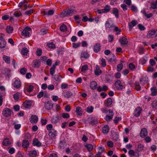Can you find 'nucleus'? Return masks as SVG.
Wrapping results in <instances>:
<instances>
[{
	"mask_svg": "<svg viewBox=\"0 0 157 157\" xmlns=\"http://www.w3.org/2000/svg\"><path fill=\"white\" fill-rule=\"evenodd\" d=\"M76 13V11L73 9H67L62 12L60 16L61 17H64L68 16H71Z\"/></svg>",
	"mask_w": 157,
	"mask_h": 157,
	"instance_id": "obj_1",
	"label": "nucleus"
},
{
	"mask_svg": "<svg viewBox=\"0 0 157 157\" xmlns=\"http://www.w3.org/2000/svg\"><path fill=\"white\" fill-rule=\"evenodd\" d=\"M105 26L106 28L111 29H121L115 25L113 22L111 20H107L105 23Z\"/></svg>",
	"mask_w": 157,
	"mask_h": 157,
	"instance_id": "obj_2",
	"label": "nucleus"
},
{
	"mask_svg": "<svg viewBox=\"0 0 157 157\" xmlns=\"http://www.w3.org/2000/svg\"><path fill=\"white\" fill-rule=\"evenodd\" d=\"M33 102V100H26L23 103L21 108L24 109H30L32 106Z\"/></svg>",
	"mask_w": 157,
	"mask_h": 157,
	"instance_id": "obj_3",
	"label": "nucleus"
},
{
	"mask_svg": "<svg viewBox=\"0 0 157 157\" xmlns=\"http://www.w3.org/2000/svg\"><path fill=\"white\" fill-rule=\"evenodd\" d=\"M12 85L16 89L19 88L21 86V82L18 78H15L12 80Z\"/></svg>",
	"mask_w": 157,
	"mask_h": 157,
	"instance_id": "obj_4",
	"label": "nucleus"
},
{
	"mask_svg": "<svg viewBox=\"0 0 157 157\" xmlns=\"http://www.w3.org/2000/svg\"><path fill=\"white\" fill-rule=\"evenodd\" d=\"M114 84L116 88L118 90H122L125 87V86L119 80L116 81Z\"/></svg>",
	"mask_w": 157,
	"mask_h": 157,
	"instance_id": "obj_5",
	"label": "nucleus"
},
{
	"mask_svg": "<svg viewBox=\"0 0 157 157\" xmlns=\"http://www.w3.org/2000/svg\"><path fill=\"white\" fill-rule=\"evenodd\" d=\"M11 71L9 68H5L2 69V72L3 74L5 75L6 77L9 78L11 76Z\"/></svg>",
	"mask_w": 157,
	"mask_h": 157,
	"instance_id": "obj_6",
	"label": "nucleus"
},
{
	"mask_svg": "<svg viewBox=\"0 0 157 157\" xmlns=\"http://www.w3.org/2000/svg\"><path fill=\"white\" fill-rule=\"evenodd\" d=\"M109 114H107L106 115L104 119L107 122L110 121L113 118V111H111L110 109L108 110Z\"/></svg>",
	"mask_w": 157,
	"mask_h": 157,
	"instance_id": "obj_7",
	"label": "nucleus"
},
{
	"mask_svg": "<svg viewBox=\"0 0 157 157\" xmlns=\"http://www.w3.org/2000/svg\"><path fill=\"white\" fill-rule=\"evenodd\" d=\"M2 114L5 117H8L11 116V110L10 109L6 108L2 112Z\"/></svg>",
	"mask_w": 157,
	"mask_h": 157,
	"instance_id": "obj_8",
	"label": "nucleus"
},
{
	"mask_svg": "<svg viewBox=\"0 0 157 157\" xmlns=\"http://www.w3.org/2000/svg\"><path fill=\"white\" fill-rule=\"evenodd\" d=\"M53 104L51 101H48L45 102L44 104V107L45 109L47 110H50L53 107Z\"/></svg>",
	"mask_w": 157,
	"mask_h": 157,
	"instance_id": "obj_9",
	"label": "nucleus"
},
{
	"mask_svg": "<svg viewBox=\"0 0 157 157\" xmlns=\"http://www.w3.org/2000/svg\"><path fill=\"white\" fill-rule=\"evenodd\" d=\"M110 10V6H109L107 5L106 6L104 9L98 10L97 12L99 14L102 13H106L109 12Z\"/></svg>",
	"mask_w": 157,
	"mask_h": 157,
	"instance_id": "obj_10",
	"label": "nucleus"
},
{
	"mask_svg": "<svg viewBox=\"0 0 157 157\" xmlns=\"http://www.w3.org/2000/svg\"><path fill=\"white\" fill-rule=\"evenodd\" d=\"M6 44V42L4 38L2 36H0V48H5Z\"/></svg>",
	"mask_w": 157,
	"mask_h": 157,
	"instance_id": "obj_11",
	"label": "nucleus"
},
{
	"mask_svg": "<svg viewBox=\"0 0 157 157\" xmlns=\"http://www.w3.org/2000/svg\"><path fill=\"white\" fill-rule=\"evenodd\" d=\"M142 109L140 107H136L135 109L133 114L134 116L136 117L139 116L141 112L142 111Z\"/></svg>",
	"mask_w": 157,
	"mask_h": 157,
	"instance_id": "obj_12",
	"label": "nucleus"
},
{
	"mask_svg": "<svg viewBox=\"0 0 157 157\" xmlns=\"http://www.w3.org/2000/svg\"><path fill=\"white\" fill-rule=\"evenodd\" d=\"M40 62L38 59H36L33 61L32 63V67L33 68H38L40 65Z\"/></svg>",
	"mask_w": 157,
	"mask_h": 157,
	"instance_id": "obj_13",
	"label": "nucleus"
},
{
	"mask_svg": "<svg viewBox=\"0 0 157 157\" xmlns=\"http://www.w3.org/2000/svg\"><path fill=\"white\" fill-rule=\"evenodd\" d=\"M156 31L155 30H149L147 35L148 38H153L155 36Z\"/></svg>",
	"mask_w": 157,
	"mask_h": 157,
	"instance_id": "obj_14",
	"label": "nucleus"
},
{
	"mask_svg": "<svg viewBox=\"0 0 157 157\" xmlns=\"http://www.w3.org/2000/svg\"><path fill=\"white\" fill-rule=\"evenodd\" d=\"M30 121L32 123H36L38 120L37 116L36 115H32L29 119Z\"/></svg>",
	"mask_w": 157,
	"mask_h": 157,
	"instance_id": "obj_15",
	"label": "nucleus"
},
{
	"mask_svg": "<svg viewBox=\"0 0 157 157\" xmlns=\"http://www.w3.org/2000/svg\"><path fill=\"white\" fill-rule=\"evenodd\" d=\"M148 132L147 129L145 128H143L140 134V136L142 138H144L147 135Z\"/></svg>",
	"mask_w": 157,
	"mask_h": 157,
	"instance_id": "obj_16",
	"label": "nucleus"
},
{
	"mask_svg": "<svg viewBox=\"0 0 157 157\" xmlns=\"http://www.w3.org/2000/svg\"><path fill=\"white\" fill-rule=\"evenodd\" d=\"M33 145L34 146H36L37 147H40L41 146V143L40 142L38 139L34 138L33 140Z\"/></svg>",
	"mask_w": 157,
	"mask_h": 157,
	"instance_id": "obj_17",
	"label": "nucleus"
},
{
	"mask_svg": "<svg viewBox=\"0 0 157 157\" xmlns=\"http://www.w3.org/2000/svg\"><path fill=\"white\" fill-rule=\"evenodd\" d=\"M88 121L90 124L93 125L95 124L98 122L97 119L93 117H90L89 118Z\"/></svg>",
	"mask_w": 157,
	"mask_h": 157,
	"instance_id": "obj_18",
	"label": "nucleus"
},
{
	"mask_svg": "<svg viewBox=\"0 0 157 157\" xmlns=\"http://www.w3.org/2000/svg\"><path fill=\"white\" fill-rule=\"evenodd\" d=\"M119 41L121 45H126L128 43L127 39L124 36L121 37Z\"/></svg>",
	"mask_w": 157,
	"mask_h": 157,
	"instance_id": "obj_19",
	"label": "nucleus"
},
{
	"mask_svg": "<svg viewBox=\"0 0 157 157\" xmlns=\"http://www.w3.org/2000/svg\"><path fill=\"white\" fill-rule=\"evenodd\" d=\"M140 83L142 85H145L147 83L148 81V78L147 76H143L140 79Z\"/></svg>",
	"mask_w": 157,
	"mask_h": 157,
	"instance_id": "obj_20",
	"label": "nucleus"
},
{
	"mask_svg": "<svg viewBox=\"0 0 157 157\" xmlns=\"http://www.w3.org/2000/svg\"><path fill=\"white\" fill-rule=\"evenodd\" d=\"M101 48L100 44V43H97L94 46V51L95 53H97L100 51Z\"/></svg>",
	"mask_w": 157,
	"mask_h": 157,
	"instance_id": "obj_21",
	"label": "nucleus"
},
{
	"mask_svg": "<svg viewBox=\"0 0 157 157\" xmlns=\"http://www.w3.org/2000/svg\"><path fill=\"white\" fill-rule=\"evenodd\" d=\"M98 84L95 81H92L90 82V87L91 89L94 90L97 88Z\"/></svg>",
	"mask_w": 157,
	"mask_h": 157,
	"instance_id": "obj_22",
	"label": "nucleus"
},
{
	"mask_svg": "<svg viewBox=\"0 0 157 157\" xmlns=\"http://www.w3.org/2000/svg\"><path fill=\"white\" fill-rule=\"evenodd\" d=\"M75 112L78 116H81L82 114L83 111L82 108L81 107L78 106L76 108Z\"/></svg>",
	"mask_w": 157,
	"mask_h": 157,
	"instance_id": "obj_23",
	"label": "nucleus"
},
{
	"mask_svg": "<svg viewBox=\"0 0 157 157\" xmlns=\"http://www.w3.org/2000/svg\"><path fill=\"white\" fill-rule=\"evenodd\" d=\"M53 76L54 79L56 81L58 82H61V79L63 78V77L59 74H55Z\"/></svg>",
	"mask_w": 157,
	"mask_h": 157,
	"instance_id": "obj_24",
	"label": "nucleus"
},
{
	"mask_svg": "<svg viewBox=\"0 0 157 157\" xmlns=\"http://www.w3.org/2000/svg\"><path fill=\"white\" fill-rule=\"evenodd\" d=\"M29 143L27 140H24L22 141L21 146L24 148H27L29 146Z\"/></svg>",
	"mask_w": 157,
	"mask_h": 157,
	"instance_id": "obj_25",
	"label": "nucleus"
},
{
	"mask_svg": "<svg viewBox=\"0 0 157 157\" xmlns=\"http://www.w3.org/2000/svg\"><path fill=\"white\" fill-rule=\"evenodd\" d=\"M57 132L56 130L52 129L49 132L48 135L52 138H54L56 136Z\"/></svg>",
	"mask_w": 157,
	"mask_h": 157,
	"instance_id": "obj_26",
	"label": "nucleus"
},
{
	"mask_svg": "<svg viewBox=\"0 0 157 157\" xmlns=\"http://www.w3.org/2000/svg\"><path fill=\"white\" fill-rule=\"evenodd\" d=\"M90 56L89 54L86 51L82 52L81 54V58H84L85 59H88Z\"/></svg>",
	"mask_w": 157,
	"mask_h": 157,
	"instance_id": "obj_27",
	"label": "nucleus"
},
{
	"mask_svg": "<svg viewBox=\"0 0 157 157\" xmlns=\"http://www.w3.org/2000/svg\"><path fill=\"white\" fill-rule=\"evenodd\" d=\"M113 103V101L112 99L110 98H109L106 99V106L108 108H110L111 106V105Z\"/></svg>",
	"mask_w": 157,
	"mask_h": 157,
	"instance_id": "obj_28",
	"label": "nucleus"
},
{
	"mask_svg": "<svg viewBox=\"0 0 157 157\" xmlns=\"http://www.w3.org/2000/svg\"><path fill=\"white\" fill-rule=\"evenodd\" d=\"M31 30H23L21 32V34L22 36L26 37H29L30 36V33L29 31Z\"/></svg>",
	"mask_w": 157,
	"mask_h": 157,
	"instance_id": "obj_29",
	"label": "nucleus"
},
{
	"mask_svg": "<svg viewBox=\"0 0 157 157\" xmlns=\"http://www.w3.org/2000/svg\"><path fill=\"white\" fill-rule=\"evenodd\" d=\"M138 24L137 21L136 20H132L128 23L129 28L131 29L133 27L136 26Z\"/></svg>",
	"mask_w": 157,
	"mask_h": 157,
	"instance_id": "obj_30",
	"label": "nucleus"
},
{
	"mask_svg": "<svg viewBox=\"0 0 157 157\" xmlns=\"http://www.w3.org/2000/svg\"><path fill=\"white\" fill-rule=\"evenodd\" d=\"M107 59L110 62H115L116 60V57L113 54H110L109 56L107 58Z\"/></svg>",
	"mask_w": 157,
	"mask_h": 157,
	"instance_id": "obj_31",
	"label": "nucleus"
},
{
	"mask_svg": "<svg viewBox=\"0 0 157 157\" xmlns=\"http://www.w3.org/2000/svg\"><path fill=\"white\" fill-rule=\"evenodd\" d=\"M102 132L104 134H107L109 131V127L108 125H106L104 126L102 128Z\"/></svg>",
	"mask_w": 157,
	"mask_h": 157,
	"instance_id": "obj_32",
	"label": "nucleus"
},
{
	"mask_svg": "<svg viewBox=\"0 0 157 157\" xmlns=\"http://www.w3.org/2000/svg\"><path fill=\"white\" fill-rule=\"evenodd\" d=\"M101 73L102 71L100 69L99 66L98 65H96L94 73L95 75L98 76L101 75Z\"/></svg>",
	"mask_w": 157,
	"mask_h": 157,
	"instance_id": "obj_33",
	"label": "nucleus"
},
{
	"mask_svg": "<svg viewBox=\"0 0 157 157\" xmlns=\"http://www.w3.org/2000/svg\"><path fill=\"white\" fill-rule=\"evenodd\" d=\"M72 94V93L70 91H67L64 92L63 96L65 98H70Z\"/></svg>",
	"mask_w": 157,
	"mask_h": 157,
	"instance_id": "obj_34",
	"label": "nucleus"
},
{
	"mask_svg": "<svg viewBox=\"0 0 157 157\" xmlns=\"http://www.w3.org/2000/svg\"><path fill=\"white\" fill-rule=\"evenodd\" d=\"M150 90L151 92V95L152 96H155L157 95V89L156 87H153L151 88Z\"/></svg>",
	"mask_w": 157,
	"mask_h": 157,
	"instance_id": "obj_35",
	"label": "nucleus"
},
{
	"mask_svg": "<svg viewBox=\"0 0 157 157\" xmlns=\"http://www.w3.org/2000/svg\"><path fill=\"white\" fill-rule=\"evenodd\" d=\"M148 56H146L144 57H142L140 59L141 63L142 65H144L146 63L148 60Z\"/></svg>",
	"mask_w": 157,
	"mask_h": 157,
	"instance_id": "obj_36",
	"label": "nucleus"
},
{
	"mask_svg": "<svg viewBox=\"0 0 157 157\" xmlns=\"http://www.w3.org/2000/svg\"><path fill=\"white\" fill-rule=\"evenodd\" d=\"M112 13L114 14L116 17L118 18L119 17V10L118 9L116 8H114L113 9Z\"/></svg>",
	"mask_w": 157,
	"mask_h": 157,
	"instance_id": "obj_37",
	"label": "nucleus"
},
{
	"mask_svg": "<svg viewBox=\"0 0 157 157\" xmlns=\"http://www.w3.org/2000/svg\"><path fill=\"white\" fill-rule=\"evenodd\" d=\"M37 155V152L35 150L31 151L29 153V157H36Z\"/></svg>",
	"mask_w": 157,
	"mask_h": 157,
	"instance_id": "obj_38",
	"label": "nucleus"
},
{
	"mask_svg": "<svg viewBox=\"0 0 157 157\" xmlns=\"http://www.w3.org/2000/svg\"><path fill=\"white\" fill-rule=\"evenodd\" d=\"M3 59L5 62L7 63H10V58L4 55L3 57Z\"/></svg>",
	"mask_w": 157,
	"mask_h": 157,
	"instance_id": "obj_39",
	"label": "nucleus"
},
{
	"mask_svg": "<svg viewBox=\"0 0 157 157\" xmlns=\"http://www.w3.org/2000/svg\"><path fill=\"white\" fill-rule=\"evenodd\" d=\"M134 86L136 89L137 90H140L141 89V87L138 82H136L134 84Z\"/></svg>",
	"mask_w": 157,
	"mask_h": 157,
	"instance_id": "obj_40",
	"label": "nucleus"
},
{
	"mask_svg": "<svg viewBox=\"0 0 157 157\" xmlns=\"http://www.w3.org/2000/svg\"><path fill=\"white\" fill-rule=\"evenodd\" d=\"M3 145L7 146L10 144V143L9 142L8 139L6 138L4 139L2 142Z\"/></svg>",
	"mask_w": 157,
	"mask_h": 157,
	"instance_id": "obj_41",
	"label": "nucleus"
},
{
	"mask_svg": "<svg viewBox=\"0 0 157 157\" xmlns=\"http://www.w3.org/2000/svg\"><path fill=\"white\" fill-rule=\"evenodd\" d=\"M20 93L18 92H17L13 95V98L14 100L16 101H18L19 100V96Z\"/></svg>",
	"mask_w": 157,
	"mask_h": 157,
	"instance_id": "obj_42",
	"label": "nucleus"
},
{
	"mask_svg": "<svg viewBox=\"0 0 157 157\" xmlns=\"http://www.w3.org/2000/svg\"><path fill=\"white\" fill-rule=\"evenodd\" d=\"M56 68L54 65H52L50 69V74L52 76L54 75V74L55 72Z\"/></svg>",
	"mask_w": 157,
	"mask_h": 157,
	"instance_id": "obj_43",
	"label": "nucleus"
},
{
	"mask_svg": "<svg viewBox=\"0 0 157 157\" xmlns=\"http://www.w3.org/2000/svg\"><path fill=\"white\" fill-rule=\"evenodd\" d=\"M28 52V51L27 48L25 47L23 48L21 51V54L24 56L26 55Z\"/></svg>",
	"mask_w": 157,
	"mask_h": 157,
	"instance_id": "obj_44",
	"label": "nucleus"
},
{
	"mask_svg": "<svg viewBox=\"0 0 157 157\" xmlns=\"http://www.w3.org/2000/svg\"><path fill=\"white\" fill-rule=\"evenodd\" d=\"M45 15H52L54 13V11L53 10H50L48 12L44 11V12Z\"/></svg>",
	"mask_w": 157,
	"mask_h": 157,
	"instance_id": "obj_45",
	"label": "nucleus"
},
{
	"mask_svg": "<svg viewBox=\"0 0 157 157\" xmlns=\"http://www.w3.org/2000/svg\"><path fill=\"white\" fill-rule=\"evenodd\" d=\"M88 69V66L86 64L83 65L81 67V71L82 72H85Z\"/></svg>",
	"mask_w": 157,
	"mask_h": 157,
	"instance_id": "obj_46",
	"label": "nucleus"
},
{
	"mask_svg": "<svg viewBox=\"0 0 157 157\" xmlns=\"http://www.w3.org/2000/svg\"><path fill=\"white\" fill-rule=\"evenodd\" d=\"M85 146L89 151H90L93 148V145L90 144L86 145Z\"/></svg>",
	"mask_w": 157,
	"mask_h": 157,
	"instance_id": "obj_47",
	"label": "nucleus"
},
{
	"mask_svg": "<svg viewBox=\"0 0 157 157\" xmlns=\"http://www.w3.org/2000/svg\"><path fill=\"white\" fill-rule=\"evenodd\" d=\"M94 109V108L93 106L88 107L87 108L86 111L88 113H90L93 112Z\"/></svg>",
	"mask_w": 157,
	"mask_h": 157,
	"instance_id": "obj_48",
	"label": "nucleus"
},
{
	"mask_svg": "<svg viewBox=\"0 0 157 157\" xmlns=\"http://www.w3.org/2000/svg\"><path fill=\"white\" fill-rule=\"evenodd\" d=\"M121 120V117H117L116 116L114 119L113 121L116 124H117L118 123V121Z\"/></svg>",
	"mask_w": 157,
	"mask_h": 157,
	"instance_id": "obj_49",
	"label": "nucleus"
},
{
	"mask_svg": "<svg viewBox=\"0 0 157 157\" xmlns=\"http://www.w3.org/2000/svg\"><path fill=\"white\" fill-rule=\"evenodd\" d=\"M34 88V86L32 85H29L27 88V91L29 93L32 92Z\"/></svg>",
	"mask_w": 157,
	"mask_h": 157,
	"instance_id": "obj_50",
	"label": "nucleus"
},
{
	"mask_svg": "<svg viewBox=\"0 0 157 157\" xmlns=\"http://www.w3.org/2000/svg\"><path fill=\"white\" fill-rule=\"evenodd\" d=\"M67 28L70 29H71L70 25H69V27L68 28L64 24H62L59 27L60 29H67Z\"/></svg>",
	"mask_w": 157,
	"mask_h": 157,
	"instance_id": "obj_51",
	"label": "nucleus"
},
{
	"mask_svg": "<svg viewBox=\"0 0 157 157\" xmlns=\"http://www.w3.org/2000/svg\"><path fill=\"white\" fill-rule=\"evenodd\" d=\"M123 65L122 63L119 64L117 66V71H120L123 68Z\"/></svg>",
	"mask_w": 157,
	"mask_h": 157,
	"instance_id": "obj_52",
	"label": "nucleus"
},
{
	"mask_svg": "<svg viewBox=\"0 0 157 157\" xmlns=\"http://www.w3.org/2000/svg\"><path fill=\"white\" fill-rule=\"evenodd\" d=\"M42 50L40 48L37 49L36 52V54L37 56H40L42 55Z\"/></svg>",
	"mask_w": 157,
	"mask_h": 157,
	"instance_id": "obj_53",
	"label": "nucleus"
},
{
	"mask_svg": "<svg viewBox=\"0 0 157 157\" xmlns=\"http://www.w3.org/2000/svg\"><path fill=\"white\" fill-rule=\"evenodd\" d=\"M65 142L63 141H61L59 143V146L61 148H64L66 145Z\"/></svg>",
	"mask_w": 157,
	"mask_h": 157,
	"instance_id": "obj_54",
	"label": "nucleus"
},
{
	"mask_svg": "<svg viewBox=\"0 0 157 157\" xmlns=\"http://www.w3.org/2000/svg\"><path fill=\"white\" fill-rule=\"evenodd\" d=\"M73 47L75 48H76L79 47L81 45L80 42H78L77 43H73L72 44Z\"/></svg>",
	"mask_w": 157,
	"mask_h": 157,
	"instance_id": "obj_55",
	"label": "nucleus"
},
{
	"mask_svg": "<svg viewBox=\"0 0 157 157\" xmlns=\"http://www.w3.org/2000/svg\"><path fill=\"white\" fill-rule=\"evenodd\" d=\"M15 151V148L13 147L10 148L9 151L8 152L9 153L11 154H14Z\"/></svg>",
	"mask_w": 157,
	"mask_h": 157,
	"instance_id": "obj_56",
	"label": "nucleus"
},
{
	"mask_svg": "<svg viewBox=\"0 0 157 157\" xmlns=\"http://www.w3.org/2000/svg\"><path fill=\"white\" fill-rule=\"evenodd\" d=\"M33 10L32 9H30L29 10H27L25 12V14L26 15H29L30 14L33 13Z\"/></svg>",
	"mask_w": 157,
	"mask_h": 157,
	"instance_id": "obj_57",
	"label": "nucleus"
},
{
	"mask_svg": "<svg viewBox=\"0 0 157 157\" xmlns=\"http://www.w3.org/2000/svg\"><path fill=\"white\" fill-rule=\"evenodd\" d=\"M52 60L50 59H47L46 61V64L48 65L49 66H51L52 65Z\"/></svg>",
	"mask_w": 157,
	"mask_h": 157,
	"instance_id": "obj_58",
	"label": "nucleus"
},
{
	"mask_svg": "<svg viewBox=\"0 0 157 157\" xmlns=\"http://www.w3.org/2000/svg\"><path fill=\"white\" fill-rule=\"evenodd\" d=\"M27 69L25 68H22L20 69V72L22 75H25L27 71Z\"/></svg>",
	"mask_w": 157,
	"mask_h": 157,
	"instance_id": "obj_59",
	"label": "nucleus"
},
{
	"mask_svg": "<svg viewBox=\"0 0 157 157\" xmlns=\"http://www.w3.org/2000/svg\"><path fill=\"white\" fill-rule=\"evenodd\" d=\"M157 0H156L155 2H152L151 3V7L153 9H156L157 8Z\"/></svg>",
	"mask_w": 157,
	"mask_h": 157,
	"instance_id": "obj_60",
	"label": "nucleus"
},
{
	"mask_svg": "<svg viewBox=\"0 0 157 157\" xmlns=\"http://www.w3.org/2000/svg\"><path fill=\"white\" fill-rule=\"evenodd\" d=\"M101 65H102V66L103 67H105L106 66V64L105 61V59H104L103 58H102L101 60Z\"/></svg>",
	"mask_w": 157,
	"mask_h": 157,
	"instance_id": "obj_61",
	"label": "nucleus"
},
{
	"mask_svg": "<svg viewBox=\"0 0 157 157\" xmlns=\"http://www.w3.org/2000/svg\"><path fill=\"white\" fill-rule=\"evenodd\" d=\"M47 45L51 49H54L56 47L55 44L52 42L48 44Z\"/></svg>",
	"mask_w": 157,
	"mask_h": 157,
	"instance_id": "obj_62",
	"label": "nucleus"
},
{
	"mask_svg": "<svg viewBox=\"0 0 157 157\" xmlns=\"http://www.w3.org/2000/svg\"><path fill=\"white\" fill-rule=\"evenodd\" d=\"M27 3V1H26L25 0H24L23 1L19 3L18 6L19 7L21 8L22 6H24L25 3Z\"/></svg>",
	"mask_w": 157,
	"mask_h": 157,
	"instance_id": "obj_63",
	"label": "nucleus"
},
{
	"mask_svg": "<svg viewBox=\"0 0 157 157\" xmlns=\"http://www.w3.org/2000/svg\"><path fill=\"white\" fill-rule=\"evenodd\" d=\"M62 117L64 118H68L70 117L69 114L67 113H63L62 115Z\"/></svg>",
	"mask_w": 157,
	"mask_h": 157,
	"instance_id": "obj_64",
	"label": "nucleus"
}]
</instances>
